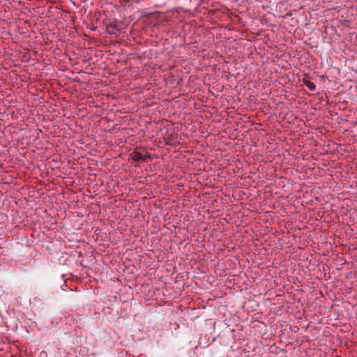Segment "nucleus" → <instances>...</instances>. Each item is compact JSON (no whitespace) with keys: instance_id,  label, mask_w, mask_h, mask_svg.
I'll return each mask as SVG.
<instances>
[{"instance_id":"obj_1","label":"nucleus","mask_w":357,"mask_h":357,"mask_svg":"<svg viewBox=\"0 0 357 357\" xmlns=\"http://www.w3.org/2000/svg\"><path fill=\"white\" fill-rule=\"evenodd\" d=\"M132 158L135 161H144L146 160V156L140 152H133Z\"/></svg>"},{"instance_id":"obj_2","label":"nucleus","mask_w":357,"mask_h":357,"mask_svg":"<svg viewBox=\"0 0 357 357\" xmlns=\"http://www.w3.org/2000/svg\"><path fill=\"white\" fill-rule=\"evenodd\" d=\"M305 85L310 90L314 91L316 89V85L314 82L310 80H304Z\"/></svg>"}]
</instances>
